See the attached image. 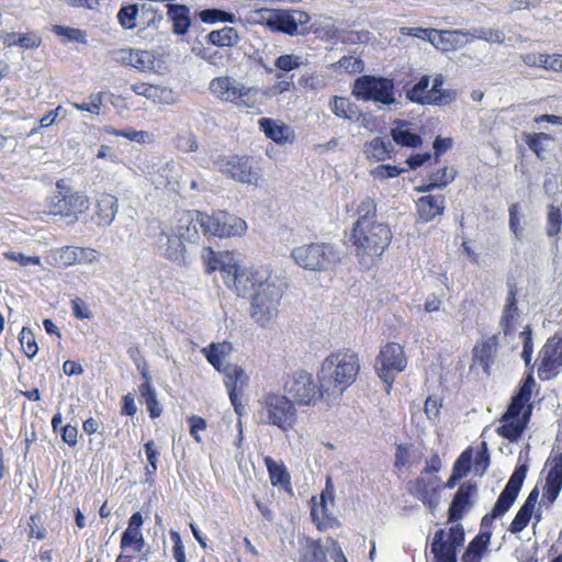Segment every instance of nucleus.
I'll list each match as a JSON object with an SVG mask.
<instances>
[{
	"label": "nucleus",
	"instance_id": "50",
	"mask_svg": "<svg viewBox=\"0 0 562 562\" xmlns=\"http://www.w3.org/2000/svg\"><path fill=\"white\" fill-rule=\"evenodd\" d=\"M412 445L408 443H400L396 446L395 456H394V468L396 471L401 472L403 470H408L413 465L411 460L412 458Z\"/></svg>",
	"mask_w": 562,
	"mask_h": 562
},
{
	"label": "nucleus",
	"instance_id": "25",
	"mask_svg": "<svg viewBox=\"0 0 562 562\" xmlns=\"http://www.w3.org/2000/svg\"><path fill=\"white\" fill-rule=\"evenodd\" d=\"M198 225V211L181 212L175 215L169 231L188 244H196L200 239Z\"/></svg>",
	"mask_w": 562,
	"mask_h": 562
},
{
	"label": "nucleus",
	"instance_id": "62",
	"mask_svg": "<svg viewBox=\"0 0 562 562\" xmlns=\"http://www.w3.org/2000/svg\"><path fill=\"white\" fill-rule=\"evenodd\" d=\"M438 33H440L443 36H441L438 42L435 41L432 38V36H431L429 42L436 48L441 49L443 52H448V50L454 49V42L457 40V36L460 34V32L459 31H447V30L439 31L438 30Z\"/></svg>",
	"mask_w": 562,
	"mask_h": 562
},
{
	"label": "nucleus",
	"instance_id": "31",
	"mask_svg": "<svg viewBox=\"0 0 562 562\" xmlns=\"http://www.w3.org/2000/svg\"><path fill=\"white\" fill-rule=\"evenodd\" d=\"M411 123L404 120L397 121L396 125L391 128V136L394 143L401 147L418 148L423 144L419 134L411 130Z\"/></svg>",
	"mask_w": 562,
	"mask_h": 562
},
{
	"label": "nucleus",
	"instance_id": "15",
	"mask_svg": "<svg viewBox=\"0 0 562 562\" xmlns=\"http://www.w3.org/2000/svg\"><path fill=\"white\" fill-rule=\"evenodd\" d=\"M282 292L273 283L261 284L250 296V316L261 327L269 325L278 315Z\"/></svg>",
	"mask_w": 562,
	"mask_h": 562
},
{
	"label": "nucleus",
	"instance_id": "39",
	"mask_svg": "<svg viewBox=\"0 0 562 562\" xmlns=\"http://www.w3.org/2000/svg\"><path fill=\"white\" fill-rule=\"evenodd\" d=\"M202 259L205 265V272L211 274L215 271H220L223 277V268L225 266V261H235L236 258L231 251H222L216 254L212 247H205L203 249Z\"/></svg>",
	"mask_w": 562,
	"mask_h": 562
},
{
	"label": "nucleus",
	"instance_id": "56",
	"mask_svg": "<svg viewBox=\"0 0 562 562\" xmlns=\"http://www.w3.org/2000/svg\"><path fill=\"white\" fill-rule=\"evenodd\" d=\"M137 14L138 7L136 4L124 5L117 12L119 23L125 30H133L136 27Z\"/></svg>",
	"mask_w": 562,
	"mask_h": 562
},
{
	"label": "nucleus",
	"instance_id": "16",
	"mask_svg": "<svg viewBox=\"0 0 562 562\" xmlns=\"http://www.w3.org/2000/svg\"><path fill=\"white\" fill-rule=\"evenodd\" d=\"M284 390L296 405H313L326 394L312 373L300 370L288 378Z\"/></svg>",
	"mask_w": 562,
	"mask_h": 562
},
{
	"label": "nucleus",
	"instance_id": "21",
	"mask_svg": "<svg viewBox=\"0 0 562 562\" xmlns=\"http://www.w3.org/2000/svg\"><path fill=\"white\" fill-rule=\"evenodd\" d=\"M562 367V334L555 333L541 347L538 356L537 373L541 381L557 376Z\"/></svg>",
	"mask_w": 562,
	"mask_h": 562
},
{
	"label": "nucleus",
	"instance_id": "52",
	"mask_svg": "<svg viewBox=\"0 0 562 562\" xmlns=\"http://www.w3.org/2000/svg\"><path fill=\"white\" fill-rule=\"evenodd\" d=\"M19 341L21 344L24 355L32 359L38 351L37 342L34 333L29 327H23L19 334Z\"/></svg>",
	"mask_w": 562,
	"mask_h": 562
},
{
	"label": "nucleus",
	"instance_id": "20",
	"mask_svg": "<svg viewBox=\"0 0 562 562\" xmlns=\"http://www.w3.org/2000/svg\"><path fill=\"white\" fill-rule=\"evenodd\" d=\"M447 488L440 476L420 474L407 484V492L422 502V504L434 512L440 503V493Z\"/></svg>",
	"mask_w": 562,
	"mask_h": 562
},
{
	"label": "nucleus",
	"instance_id": "58",
	"mask_svg": "<svg viewBox=\"0 0 562 562\" xmlns=\"http://www.w3.org/2000/svg\"><path fill=\"white\" fill-rule=\"evenodd\" d=\"M175 145L182 153H193L199 148L195 135L191 132L179 133L175 138Z\"/></svg>",
	"mask_w": 562,
	"mask_h": 562
},
{
	"label": "nucleus",
	"instance_id": "49",
	"mask_svg": "<svg viewBox=\"0 0 562 562\" xmlns=\"http://www.w3.org/2000/svg\"><path fill=\"white\" fill-rule=\"evenodd\" d=\"M376 203L371 196H364L357 205L356 213L357 221L378 222L376 218Z\"/></svg>",
	"mask_w": 562,
	"mask_h": 562
},
{
	"label": "nucleus",
	"instance_id": "55",
	"mask_svg": "<svg viewBox=\"0 0 562 562\" xmlns=\"http://www.w3.org/2000/svg\"><path fill=\"white\" fill-rule=\"evenodd\" d=\"M144 450L148 464L146 465V476L153 479L158 469V457L160 454L154 440H148L144 443Z\"/></svg>",
	"mask_w": 562,
	"mask_h": 562
},
{
	"label": "nucleus",
	"instance_id": "63",
	"mask_svg": "<svg viewBox=\"0 0 562 562\" xmlns=\"http://www.w3.org/2000/svg\"><path fill=\"white\" fill-rule=\"evenodd\" d=\"M76 265H89L98 260L100 254L90 247L75 246Z\"/></svg>",
	"mask_w": 562,
	"mask_h": 562
},
{
	"label": "nucleus",
	"instance_id": "9",
	"mask_svg": "<svg viewBox=\"0 0 562 562\" xmlns=\"http://www.w3.org/2000/svg\"><path fill=\"white\" fill-rule=\"evenodd\" d=\"M291 257L301 268L319 272L335 269L340 261L335 246L329 243H311L295 247Z\"/></svg>",
	"mask_w": 562,
	"mask_h": 562
},
{
	"label": "nucleus",
	"instance_id": "35",
	"mask_svg": "<svg viewBox=\"0 0 562 562\" xmlns=\"http://www.w3.org/2000/svg\"><path fill=\"white\" fill-rule=\"evenodd\" d=\"M270 482L273 486H280L285 491H291V475L282 461L276 462L270 456L263 458Z\"/></svg>",
	"mask_w": 562,
	"mask_h": 562
},
{
	"label": "nucleus",
	"instance_id": "46",
	"mask_svg": "<svg viewBox=\"0 0 562 562\" xmlns=\"http://www.w3.org/2000/svg\"><path fill=\"white\" fill-rule=\"evenodd\" d=\"M199 18L203 23L214 24L217 22L234 23L236 16L234 13L226 12L221 9H205L200 11Z\"/></svg>",
	"mask_w": 562,
	"mask_h": 562
},
{
	"label": "nucleus",
	"instance_id": "64",
	"mask_svg": "<svg viewBox=\"0 0 562 562\" xmlns=\"http://www.w3.org/2000/svg\"><path fill=\"white\" fill-rule=\"evenodd\" d=\"M474 36L488 43L498 44L503 43L505 40L504 33L501 30L496 29H475Z\"/></svg>",
	"mask_w": 562,
	"mask_h": 562
},
{
	"label": "nucleus",
	"instance_id": "34",
	"mask_svg": "<svg viewBox=\"0 0 562 562\" xmlns=\"http://www.w3.org/2000/svg\"><path fill=\"white\" fill-rule=\"evenodd\" d=\"M95 221L98 225H109L117 212V199L110 193H101L97 199Z\"/></svg>",
	"mask_w": 562,
	"mask_h": 562
},
{
	"label": "nucleus",
	"instance_id": "23",
	"mask_svg": "<svg viewBox=\"0 0 562 562\" xmlns=\"http://www.w3.org/2000/svg\"><path fill=\"white\" fill-rule=\"evenodd\" d=\"M476 492V485L471 481L463 482L459 485L448 509V521L454 522L463 518L465 513L472 507L473 497Z\"/></svg>",
	"mask_w": 562,
	"mask_h": 562
},
{
	"label": "nucleus",
	"instance_id": "5",
	"mask_svg": "<svg viewBox=\"0 0 562 562\" xmlns=\"http://www.w3.org/2000/svg\"><path fill=\"white\" fill-rule=\"evenodd\" d=\"M56 191L46 199L45 207L48 215L58 216L68 223H76L90 209L89 196L74 189L68 180L58 179Z\"/></svg>",
	"mask_w": 562,
	"mask_h": 562
},
{
	"label": "nucleus",
	"instance_id": "28",
	"mask_svg": "<svg viewBox=\"0 0 562 562\" xmlns=\"http://www.w3.org/2000/svg\"><path fill=\"white\" fill-rule=\"evenodd\" d=\"M131 90L140 97H144L154 103L170 104L175 101L173 91L167 87L153 85L148 82H135Z\"/></svg>",
	"mask_w": 562,
	"mask_h": 562
},
{
	"label": "nucleus",
	"instance_id": "54",
	"mask_svg": "<svg viewBox=\"0 0 562 562\" xmlns=\"http://www.w3.org/2000/svg\"><path fill=\"white\" fill-rule=\"evenodd\" d=\"M562 228V213L560 207L551 204L548 207L547 217V235L549 237H555L560 234Z\"/></svg>",
	"mask_w": 562,
	"mask_h": 562
},
{
	"label": "nucleus",
	"instance_id": "2",
	"mask_svg": "<svg viewBox=\"0 0 562 562\" xmlns=\"http://www.w3.org/2000/svg\"><path fill=\"white\" fill-rule=\"evenodd\" d=\"M393 239L391 227L382 222L356 221L352 225L349 243L361 265H374L389 248Z\"/></svg>",
	"mask_w": 562,
	"mask_h": 562
},
{
	"label": "nucleus",
	"instance_id": "29",
	"mask_svg": "<svg viewBox=\"0 0 562 562\" xmlns=\"http://www.w3.org/2000/svg\"><path fill=\"white\" fill-rule=\"evenodd\" d=\"M158 243L167 259L177 262L184 261L187 252L186 245L188 243L183 241L179 236H176L170 231H162L159 235Z\"/></svg>",
	"mask_w": 562,
	"mask_h": 562
},
{
	"label": "nucleus",
	"instance_id": "45",
	"mask_svg": "<svg viewBox=\"0 0 562 562\" xmlns=\"http://www.w3.org/2000/svg\"><path fill=\"white\" fill-rule=\"evenodd\" d=\"M524 139L528 146V148L539 158L543 159V153H544V142L552 140V136L548 133H527L524 135Z\"/></svg>",
	"mask_w": 562,
	"mask_h": 562
},
{
	"label": "nucleus",
	"instance_id": "13",
	"mask_svg": "<svg viewBox=\"0 0 562 562\" xmlns=\"http://www.w3.org/2000/svg\"><path fill=\"white\" fill-rule=\"evenodd\" d=\"M199 225L204 235L220 238L241 236L247 229L246 222L226 211H214L212 214L198 211Z\"/></svg>",
	"mask_w": 562,
	"mask_h": 562
},
{
	"label": "nucleus",
	"instance_id": "7",
	"mask_svg": "<svg viewBox=\"0 0 562 562\" xmlns=\"http://www.w3.org/2000/svg\"><path fill=\"white\" fill-rule=\"evenodd\" d=\"M259 404L258 416L263 425L277 427L283 432L295 429L299 422L297 409L288 395L268 392Z\"/></svg>",
	"mask_w": 562,
	"mask_h": 562
},
{
	"label": "nucleus",
	"instance_id": "17",
	"mask_svg": "<svg viewBox=\"0 0 562 562\" xmlns=\"http://www.w3.org/2000/svg\"><path fill=\"white\" fill-rule=\"evenodd\" d=\"M464 539V529L460 524L448 530L438 529L430 546L434 562H458V550L463 546Z\"/></svg>",
	"mask_w": 562,
	"mask_h": 562
},
{
	"label": "nucleus",
	"instance_id": "59",
	"mask_svg": "<svg viewBox=\"0 0 562 562\" xmlns=\"http://www.w3.org/2000/svg\"><path fill=\"white\" fill-rule=\"evenodd\" d=\"M533 510L521 506L508 527V531L513 535L521 532L529 524Z\"/></svg>",
	"mask_w": 562,
	"mask_h": 562
},
{
	"label": "nucleus",
	"instance_id": "42",
	"mask_svg": "<svg viewBox=\"0 0 562 562\" xmlns=\"http://www.w3.org/2000/svg\"><path fill=\"white\" fill-rule=\"evenodd\" d=\"M331 112L345 120H353L358 117V106L348 98L334 95L329 101Z\"/></svg>",
	"mask_w": 562,
	"mask_h": 562
},
{
	"label": "nucleus",
	"instance_id": "51",
	"mask_svg": "<svg viewBox=\"0 0 562 562\" xmlns=\"http://www.w3.org/2000/svg\"><path fill=\"white\" fill-rule=\"evenodd\" d=\"M52 31L57 35L65 37L68 42L86 44L87 43V33L83 30L64 26V25H54Z\"/></svg>",
	"mask_w": 562,
	"mask_h": 562
},
{
	"label": "nucleus",
	"instance_id": "43",
	"mask_svg": "<svg viewBox=\"0 0 562 562\" xmlns=\"http://www.w3.org/2000/svg\"><path fill=\"white\" fill-rule=\"evenodd\" d=\"M299 562H328L321 540L307 539L300 553Z\"/></svg>",
	"mask_w": 562,
	"mask_h": 562
},
{
	"label": "nucleus",
	"instance_id": "19",
	"mask_svg": "<svg viewBox=\"0 0 562 562\" xmlns=\"http://www.w3.org/2000/svg\"><path fill=\"white\" fill-rule=\"evenodd\" d=\"M526 475V465L522 464L515 469L504 490L501 492L492 512L482 518V526L490 525L493 519L504 516L509 510L521 490Z\"/></svg>",
	"mask_w": 562,
	"mask_h": 562
},
{
	"label": "nucleus",
	"instance_id": "24",
	"mask_svg": "<svg viewBox=\"0 0 562 562\" xmlns=\"http://www.w3.org/2000/svg\"><path fill=\"white\" fill-rule=\"evenodd\" d=\"M416 222L426 224L443 215L446 211V198L443 194H427L415 202Z\"/></svg>",
	"mask_w": 562,
	"mask_h": 562
},
{
	"label": "nucleus",
	"instance_id": "10",
	"mask_svg": "<svg viewBox=\"0 0 562 562\" xmlns=\"http://www.w3.org/2000/svg\"><path fill=\"white\" fill-rule=\"evenodd\" d=\"M256 22L266 26L271 32L283 33L289 36L300 34L299 26L310 23L311 16L303 10H282L261 8L256 10Z\"/></svg>",
	"mask_w": 562,
	"mask_h": 562
},
{
	"label": "nucleus",
	"instance_id": "18",
	"mask_svg": "<svg viewBox=\"0 0 562 562\" xmlns=\"http://www.w3.org/2000/svg\"><path fill=\"white\" fill-rule=\"evenodd\" d=\"M406 366L404 349L397 342H387L382 346L375 359V371L389 387L392 386L395 375L404 371Z\"/></svg>",
	"mask_w": 562,
	"mask_h": 562
},
{
	"label": "nucleus",
	"instance_id": "53",
	"mask_svg": "<svg viewBox=\"0 0 562 562\" xmlns=\"http://www.w3.org/2000/svg\"><path fill=\"white\" fill-rule=\"evenodd\" d=\"M104 132L109 135L121 136L128 140L136 142L139 144H144L149 139V134L147 132L136 131L132 127L126 130H117L115 127L109 126L104 128Z\"/></svg>",
	"mask_w": 562,
	"mask_h": 562
},
{
	"label": "nucleus",
	"instance_id": "22",
	"mask_svg": "<svg viewBox=\"0 0 562 562\" xmlns=\"http://www.w3.org/2000/svg\"><path fill=\"white\" fill-rule=\"evenodd\" d=\"M543 501L552 504L562 490V451L552 449L544 464Z\"/></svg>",
	"mask_w": 562,
	"mask_h": 562
},
{
	"label": "nucleus",
	"instance_id": "30",
	"mask_svg": "<svg viewBox=\"0 0 562 562\" xmlns=\"http://www.w3.org/2000/svg\"><path fill=\"white\" fill-rule=\"evenodd\" d=\"M258 124L266 137L277 144L283 145L294 137L293 132L286 124L279 123L273 119L262 117L258 121Z\"/></svg>",
	"mask_w": 562,
	"mask_h": 562
},
{
	"label": "nucleus",
	"instance_id": "33",
	"mask_svg": "<svg viewBox=\"0 0 562 562\" xmlns=\"http://www.w3.org/2000/svg\"><path fill=\"white\" fill-rule=\"evenodd\" d=\"M456 178V171L448 167L439 168L430 172L424 183L416 188L417 192L427 193L435 189L446 188Z\"/></svg>",
	"mask_w": 562,
	"mask_h": 562
},
{
	"label": "nucleus",
	"instance_id": "60",
	"mask_svg": "<svg viewBox=\"0 0 562 562\" xmlns=\"http://www.w3.org/2000/svg\"><path fill=\"white\" fill-rule=\"evenodd\" d=\"M103 99H104V92L100 91L98 93L90 94V97H89L90 102H82V103L71 102L70 104L79 111L99 114L100 109L103 104Z\"/></svg>",
	"mask_w": 562,
	"mask_h": 562
},
{
	"label": "nucleus",
	"instance_id": "14",
	"mask_svg": "<svg viewBox=\"0 0 562 562\" xmlns=\"http://www.w3.org/2000/svg\"><path fill=\"white\" fill-rule=\"evenodd\" d=\"M218 170L240 183L257 187L261 179V168L254 157L248 155H224L215 161Z\"/></svg>",
	"mask_w": 562,
	"mask_h": 562
},
{
	"label": "nucleus",
	"instance_id": "41",
	"mask_svg": "<svg viewBox=\"0 0 562 562\" xmlns=\"http://www.w3.org/2000/svg\"><path fill=\"white\" fill-rule=\"evenodd\" d=\"M391 142L384 137H375L366 144L364 153L367 158L374 161H384L392 154Z\"/></svg>",
	"mask_w": 562,
	"mask_h": 562
},
{
	"label": "nucleus",
	"instance_id": "6",
	"mask_svg": "<svg viewBox=\"0 0 562 562\" xmlns=\"http://www.w3.org/2000/svg\"><path fill=\"white\" fill-rule=\"evenodd\" d=\"M209 90L220 102L234 104L247 113L259 112L260 90L257 87H247L231 76H220L210 81Z\"/></svg>",
	"mask_w": 562,
	"mask_h": 562
},
{
	"label": "nucleus",
	"instance_id": "61",
	"mask_svg": "<svg viewBox=\"0 0 562 562\" xmlns=\"http://www.w3.org/2000/svg\"><path fill=\"white\" fill-rule=\"evenodd\" d=\"M335 68L341 69L346 74H359L363 70L362 59L353 56H342L336 64Z\"/></svg>",
	"mask_w": 562,
	"mask_h": 562
},
{
	"label": "nucleus",
	"instance_id": "48",
	"mask_svg": "<svg viewBox=\"0 0 562 562\" xmlns=\"http://www.w3.org/2000/svg\"><path fill=\"white\" fill-rule=\"evenodd\" d=\"M145 541L140 530L126 529L121 537L120 547L122 551L127 548H133L135 552H140L144 548Z\"/></svg>",
	"mask_w": 562,
	"mask_h": 562
},
{
	"label": "nucleus",
	"instance_id": "8",
	"mask_svg": "<svg viewBox=\"0 0 562 562\" xmlns=\"http://www.w3.org/2000/svg\"><path fill=\"white\" fill-rule=\"evenodd\" d=\"M445 78L441 74L437 75L430 86V77L423 75L418 81L406 90V99L412 103L419 105L445 106L457 100V91L443 88Z\"/></svg>",
	"mask_w": 562,
	"mask_h": 562
},
{
	"label": "nucleus",
	"instance_id": "37",
	"mask_svg": "<svg viewBox=\"0 0 562 562\" xmlns=\"http://www.w3.org/2000/svg\"><path fill=\"white\" fill-rule=\"evenodd\" d=\"M7 47H20L23 49H35L42 45V37L36 32L7 33L2 37Z\"/></svg>",
	"mask_w": 562,
	"mask_h": 562
},
{
	"label": "nucleus",
	"instance_id": "1",
	"mask_svg": "<svg viewBox=\"0 0 562 562\" xmlns=\"http://www.w3.org/2000/svg\"><path fill=\"white\" fill-rule=\"evenodd\" d=\"M359 372L358 353L350 349H339L323 360L317 379L328 396L338 397L356 382Z\"/></svg>",
	"mask_w": 562,
	"mask_h": 562
},
{
	"label": "nucleus",
	"instance_id": "27",
	"mask_svg": "<svg viewBox=\"0 0 562 562\" xmlns=\"http://www.w3.org/2000/svg\"><path fill=\"white\" fill-rule=\"evenodd\" d=\"M517 295V285L515 283H508V293L499 321V326L505 336H509L515 331V324L519 316Z\"/></svg>",
	"mask_w": 562,
	"mask_h": 562
},
{
	"label": "nucleus",
	"instance_id": "36",
	"mask_svg": "<svg viewBox=\"0 0 562 562\" xmlns=\"http://www.w3.org/2000/svg\"><path fill=\"white\" fill-rule=\"evenodd\" d=\"M167 16L172 22L173 33L183 35L191 25L190 11L184 4H168Z\"/></svg>",
	"mask_w": 562,
	"mask_h": 562
},
{
	"label": "nucleus",
	"instance_id": "32",
	"mask_svg": "<svg viewBox=\"0 0 562 562\" xmlns=\"http://www.w3.org/2000/svg\"><path fill=\"white\" fill-rule=\"evenodd\" d=\"M473 450L471 447L467 448L457 458L452 467V473L449 479L445 482V486L448 490H452L456 485L465 477L472 468Z\"/></svg>",
	"mask_w": 562,
	"mask_h": 562
},
{
	"label": "nucleus",
	"instance_id": "26",
	"mask_svg": "<svg viewBox=\"0 0 562 562\" xmlns=\"http://www.w3.org/2000/svg\"><path fill=\"white\" fill-rule=\"evenodd\" d=\"M498 335H492L477 341L472 349L471 368L479 366L487 375L491 373V367L497 355Z\"/></svg>",
	"mask_w": 562,
	"mask_h": 562
},
{
	"label": "nucleus",
	"instance_id": "44",
	"mask_svg": "<svg viewBox=\"0 0 562 562\" xmlns=\"http://www.w3.org/2000/svg\"><path fill=\"white\" fill-rule=\"evenodd\" d=\"M50 263L57 268H67L76 265L75 246H65L53 250L49 255Z\"/></svg>",
	"mask_w": 562,
	"mask_h": 562
},
{
	"label": "nucleus",
	"instance_id": "38",
	"mask_svg": "<svg viewBox=\"0 0 562 562\" xmlns=\"http://www.w3.org/2000/svg\"><path fill=\"white\" fill-rule=\"evenodd\" d=\"M240 41L238 31L233 26H224L220 30L211 31L206 35V43L217 47H233Z\"/></svg>",
	"mask_w": 562,
	"mask_h": 562
},
{
	"label": "nucleus",
	"instance_id": "40",
	"mask_svg": "<svg viewBox=\"0 0 562 562\" xmlns=\"http://www.w3.org/2000/svg\"><path fill=\"white\" fill-rule=\"evenodd\" d=\"M144 382L138 386L140 397L146 404L149 417L156 419L161 415L162 408L157 400L156 390L150 382V378L147 374H144Z\"/></svg>",
	"mask_w": 562,
	"mask_h": 562
},
{
	"label": "nucleus",
	"instance_id": "11",
	"mask_svg": "<svg viewBox=\"0 0 562 562\" xmlns=\"http://www.w3.org/2000/svg\"><path fill=\"white\" fill-rule=\"evenodd\" d=\"M358 101L392 105L396 102L394 79L373 75L358 77L351 88Z\"/></svg>",
	"mask_w": 562,
	"mask_h": 562
},
{
	"label": "nucleus",
	"instance_id": "57",
	"mask_svg": "<svg viewBox=\"0 0 562 562\" xmlns=\"http://www.w3.org/2000/svg\"><path fill=\"white\" fill-rule=\"evenodd\" d=\"M46 537L47 529L42 521V516L38 513L32 514L27 521V538L44 540Z\"/></svg>",
	"mask_w": 562,
	"mask_h": 562
},
{
	"label": "nucleus",
	"instance_id": "12",
	"mask_svg": "<svg viewBox=\"0 0 562 562\" xmlns=\"http://www.w3.org/2000/svg\"><path fill=\"white\" fill-rule=\"evenodd\" d=\"M223 272L225 285L240 297H250L261 284L270 283L263 281L256 269L241 265L237 259L225 261Z\"/></svg>",
	"mask_w": 562,
	"mask_h": 562
},
{
	"label": "nucleus",
	"instance_id": "4",
	"mask_svg": "<svg viewBox=\"0 0 562 562\" xmlns=\"http://www.w3.org/2000/svg\"><path fill=\"white\" fill-rule=\"evenodd\" d=\"M232 345L227 341L212 342L202 349L209 363L224 374V383L228 391L229 400L235 412L240 415L243 405L240 396L248 383V375L241 367L233 363L224 364V358L231 352Z\"/></svg>",
	"mask_w": 562,
	"mask_h": 562
},
{
	"label": "nucleus",
	"instance_id": "3",
	"mask_svg": "<svg viewBox=\"0 0 562 562\" xmlns=\"http://www.w3.org/2000/svg\"><path fill=\"white\" fill-rule=\"evenodd\" d=\"M535 386L536 381L531 374L519 383L517 392L512 396L506 412L501 417L502 425L496 429L497 435L512 442L521 437L531 418V396Z\"/></svg>",
	"mask_w": 562,
	"mask_h": 562
},
{
	"label": "nucleus",
	"instance_id": "47",
	"mask_svg": "<svg viewBox=\"0 0 562 562\" xmlns=\"http://www.w3.org/2000/svg\"><path fill=\"white\" fill-rule=\"evenodd\" d=\"M133 61L132 67L136 68L140 72H149L155 68V56L144 49H133Z\"/></svg>",
	"mask_w": 562,
	"mask_h": 562
}]
</instances>
